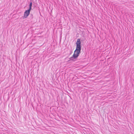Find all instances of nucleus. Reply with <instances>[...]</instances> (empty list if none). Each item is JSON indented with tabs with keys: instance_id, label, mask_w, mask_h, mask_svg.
<instances>
[{
	"instance_id": "obj_4",
	"label": "nucleus",
	"mask_w": 134,
	"mask_h": 134,
	"mask_svg": "<svg viewBox=\"0 0 134 134\" xmlns=\"http://www.w3.org/2000/svg\"><path fill=\"white\" fill-rule=\"evenodd\" d=\"M76 44L81 45L80 39L79 38L78 39L76 43Z\"/></svg>"
},
{
	"instance_id": "obj_3",
	"label": "nucleus",
	"mask_w": 134,
	"mask_h": 134,
	"mask_svg": "<svg viewBox=\"0 0 134 134\" xmlns=\"http://www.w3.org/2000/svg\"><path fill=\"white\" fill-rule=\"evenodd\" d=\"M76 49L81 50V45L76 44Z\"/></svg>"
},
{
	"instance_id": "obj_1",
	"label": "nucleus",
	"mask_w": 134,
	"mask_h": 134,
	"mask_svg": "<svg viewBox=\"0 0 134 134\" xmlns=\"http://www.w3.org/2000/svg\"><path fill=\"white\" fill-rule=\"evenodd\" d=\"M81 50L76 49L74 51V53L72 57L70 58L71 60H74V59L76 58L79 55Z\"/></svg>"
},
{
	"instance_id": "obj_2",
	"label": "nucleus",
	"mask_w": 134,
	"mask_h": 134,
	"mask_svg": "<svg viewBox=\"0 0 134 134\" xmlns=\"http://www.w3.org/2000/svg\"><path fill=\"white\" fill-rule=\"evenodd\" d=\"M30 10H28L25 11L24 13V16L23 17V19H25L27 17L30 13Z\"/></svg>"
},
{
	"instance_id": "obj_5",
	"label": "nucleus",
	"mask_w": 134,
	"mask_h": 134,
	"mask_svg": "<svg viewBox=\"0 0 134 134\" xmlns=\"http://www.w3.org/2000/svg\"><path fill=\"white\" fill-rule=\"evenodd\" d=\"M32 5V3L31 2H30L29 5V10H31V7Z\"/></svg>"
}]
</instances>
